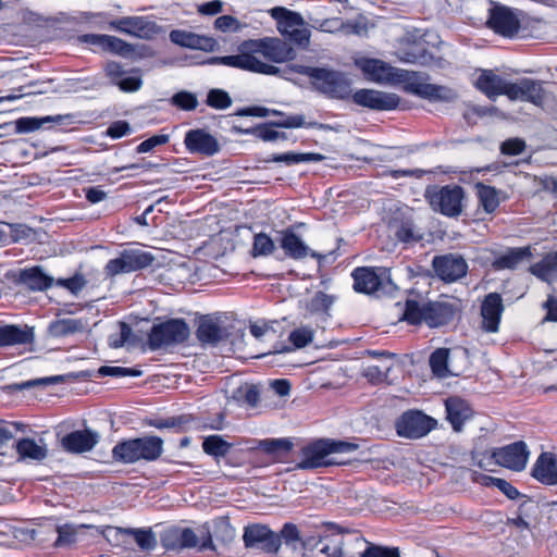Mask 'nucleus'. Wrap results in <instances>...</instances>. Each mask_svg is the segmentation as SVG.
Returning a JSON list of instances; mask_svg holds the SVG:
<instances>
[{
  "instance_id": "nucleus-1",
  "label": "nucleus",
  "mask_w": 557,
  "mask_h": 557,
  "mask_svg": "<svg viewBox=\"0 0 557 557\" xmlns=\"http://www.w3.org/2000/svg\"><path fill=\"white\" fill-rule=\"evenodd\" d=\"M296 50L286 41L264 37L249 39L238 46V53L225 57H212L208 64H222L258 74L282 76L280 67L264 62L262 59L274 63L292 61L296 58Z\"/></svg>"
},
{
  "instance_id": "nucleus-2",
  "label": "nucleus",
  "mask_w": 557,
  "mask_h": 557,
  "mask_svg": "<svg viewBox=\"0 0 557 557\" xmlns=\"http://www.w3.org/2000/svg\"><path fill=\"white\" fill-rule=\"evenodd\" d=\"M354 64L369 82L391 86L404 84L406 92L430 101L451 102L457 99L454 89L425 83L417 72L395 67L381 59L358 57Z\"/></svg>"
},
{
  "instance_id": "nucleus-3",
  "label": "nucleus",
  "mask_w": 557,
  "mask_h": 557,
  "mask_svg": "<svg viewBox=\"0 0 557 557\" xmlns=\"http://www.w3.org/2000/svg\"><path fill=\"white\" fill-rule=\"evenodd\" d=\"M358 449V445L345 441L319 440L301 449V459L297 463L298 469H315L332 465H347L349 459L331 457L334 454H346Z\"/></svg>"
},
{
  "instance_id": "nucleus-4",
  "label": "nucleus",
  "mask_w": 557,
  "mask_h": 557,
  "mask_svg": "<svg viewBox=\"0 0 557 557\" xmlns=\"http://www.w3.org/2000/svg\"><path fill=\"white\" fill-rule=\"evenodd\" d=\"M455 315V308L447 301H429L420 304L407 300L403 319L410 324L424 322L430 327L447 324Z\"/></svg>"
},
{
  "instance_id": "nucleus-5",
  "label": "nucleus",
  "mask_w": 557,
  "mask_h": 557,
  "mask_svg": "<svg viewBox=\"0 0 557 557\" xmlns=\"http://www.w3.org/2000/svg\"><path fill=\"white\" fill-rule=\"evenodd\" d=\"M163 451V441L158 436H144L119 443L112 449L115 460L124 463H134L139 460L152 461Z\"/></svg>"
},
{
  "instance_id": "nucleus-6",
  "label": "nucleus",
  "mask_w": 557,
  "mask_h": 557,
  "mask_svg": "<svg viewBox=\"0 0 557 557\" xmlns=\"http://www.w3.org/2000/svg\"><path fill=\"white\" fill-rule=\"evenodd\" d=\"M431 208L447 216H458L462 212L465 191L461 186H432L425 190Z\"/></svg>"
},
{
  "instance_id": "nucleus-7",
  "label": "nucleus",
  "mask_w": 557,
  "mask_h": 557,
  "mask_svg": "<svg viewBox=\"0 0 557 557\" xmlns=\"http://www.w3.org/2000/svg\"><path fill=\"white\" fill-rule=\"evenodd\" d=\"M271 16L277 23V29L284 37L297 46L307 48L310 44L311 33L305 26L304 17L283 7H275L270 11Z\"/></svg>"
},
{
  "instance_id": "nucleus-8",
  "label": "nucleus",
  "mask_w": 557,
  "mask_h": 557,
  "mask_svg": "<svg viewBox=\"0 0 557 557\" xmlns=\"http://www.w3.org/2000/svg\"><path fill=\"white\" fill-rule=\"evenodd\" d=\"M311 84L315 90L332 99H347L351 95V82L345 73L317 67Z\"/></svg>"
},
{
  "instance_id": "nucleus-9",
  "label": "nucleus",
  "mask_w": 557,
  "mask_h": 557,
  "mask_svg": "<svg viewBox=\"0 0 557 557\" xmlns=\"http://www.w3.org/2000/svg\"><path fill=\"white\" fill-rule=\"evenodd\" d=\"M190 334L188 324L183 319H170L154 324L148 336L152 350L184 343Z\"/></svg>"
},
{
  "instance_id": "nucleus-10",
  "label": "nucleus",
  "mask_w": 557,
  "mask_h": 557,
  "mask_svg": "<svg viewBox=\"0 0 557 557\" xmlns=\"http://www.w3.org/2000/svg\"><path fill=\"white\" fill-rule=\"evenodd\" d=\"M437 422L420 410H408L404 412L395 423L396 432L400 437L417 440L425 436Z\"/></svg>"
},
{
  "instance_id": "nucleus-11",
  "label": "nucleus",
  "mask_w": 557,
  "mask_h": 557,
  "mask_svg": "<svg viewBox=\"0 0 557 557\" xmlns=\"http://www.w3.org/2000/svg\"><path fill=\"white\" fill-rule=\"evenodd\" d=\"M354 288L358 293L374 294L392 285L386 268H357L352 272Z\"/></svg>"
},
{
  "instance_id": "nucleus-12",
  "label": "nucleus",
  "mask_w": 557,
  "mask_h": 557,
  "mask_svg": "<svg viewBox=\"0 0 557 557\" xmlns=\"http://www.w3.org/2000/svg\"><path fill=\"white\" fill-rule=\"evenodd\" d=\"M154 257L141 249H126L115 259L107 263V272L111 275L129 273L146 269L152 264Z\"/></svg>"
},
{
  "instance_id": "nucleus-13",
  "label": "nucleus",
  "mask_w": 557,
  "mask_h": 557,
  "mask_svg": "<svg viewBox=\"0 0 557 557\" xmlns=\"http://www.w3.org/2000/svg\"><path fill=\"white\" fill-rule=\"evenodd\" d=\"M486 25L496 34L504 37H513L520 29V21L508 7L491 2Z\"/></svg>"
},
{
  "instance_id": "nucleus-14",
  "label": "nucleus",
  "mask_w": 557,
  "mask_h": 557,
  "mask_svg": "<svg viewBox=\"0 0 557 557\" xmlns=\"http://www.w3.org/2000/svg\"><path fill=\"white\" fill-rule=\"evenodd\" d=\"M109 27L140 39H152L160 33V27L145 16H125L109 22Z\"/></svg>"
},
{
  "instance_id": "nucleus-15",
  "label": "nucleus",
  "mask_w": 557,
  "mask_h": 557,
  "mask_svg": "<svg viewBox=\"0 0 557 557\" xmlns=\"http://www.w3.org/2000/svg\"><path fill=\"white\" fill-rule=\"evenodd\" d=\"M352 101L376 111H389L399 106L400 98L394 92L362 88L351 95Z\"/></svg>"
},
{
  "instance_id": "nucleus-16",
  "label": "nucleus",
  "mask_w": 557,
  "mask_h": 557,
  "mask_svg": "<svg viewBox=\"0 0 557 557\" xmlns=\"http://www.w3.org/2000/svg\"><path fill=\"white\" fill-rule=\"evenodd\" d=\"M491 458L495 463L513 470L521 471L525 468L529 459V450L524 442H516L510 445L496 448L492 451Z\"/></svg>"
},
{
  "instance_id": "nucleus-17",
  "label": "nucleus",
  "mask_w": 557,
  "mask_h": 557,
  "mask_svg": "<svg viewBox=\"0 0 557 557\" xmlns=\"http://www.w3.org/2000/svg\"><path fill=\"white\" fill-rule=\"evenodd\" d=\"M243 540L246 547L257 548L264 553H276L280 548V536L262 524H251L245 528Z\"/></svg>"
},
{
  "instance_id": "nucleus-18",
  "label": "nucleus",
  "mask_w": 557,
  "mask_h": 557,
  "mask_svg": "<svg viewBox=\"0 0 557 557\" xmlns=\"http://www.w3.org/2000/svg\"><path fill=\"white\" fill-rule=\"evenodd\" d=\"M506 96L510 100H522L542 107L545 102V90L540 81L522 78L517 83H511L506 90Z\"/></svg>"
},
{
  "instance_id": "nucleus-19",
  "label": "nucleus",
  "mask_w": 557,
  "mask_h": 557,
  "mask_svg": "<svg viewBox=\"0 0 557 557\" xmlns=\"http://www.w3.org/2000/svg\"><path fill=\"white\" fill-rule=\"evenodd\" d=\"M432 265L436 275L448 283L463 277L468 269L462 257L451 253L434 257Z\"/></svg>"
},
{
  "instance_id": "nucleus-20",
  "label": "nucleus",
  "mask_w": 557,
  "mask_h": 557,
  "mask_svg": "<svg viewBox=\"0 0 557 557\" xmlns=\"http://www.w3.org/2000/svg\"><path fill=\"white\" fill-rule=\"evenodd\" d=\"M34 327L27 324H0V348L33 345Z\"/></svg>"
},
{
  "instance_id": "nucleus-21",
  "label": "nucleus",
  "mask_w": 557,
  "mask_h": 557,
  "mask_svg": "<svg viewBox=\"0 0 557 557\" xmlns=\"http://www.w3.org/2000/svg\"><path fill=\"white\" fill-rule=\"evenodd\" d=\"M197 338L203 344L216 345L230 335L227 327L219 317L205 315L196 332Z\"/></svg>"
},
{
  "instance_id": "nucleus-22",
  "label": "nucleus",
  "mask_w": 557,
  "mask_h": 557,
  "mask_svg": "<svg viewBox=\"0 0 557 557\" xmlns=\"http://www.w3.org/2000/svg\"><path fill=\"white\" fill-rule=\"evenodd\" d=\"M170 39L177 46L207 52L215 51L219 47L218 41L212 37L198 35L183 29L172 30L170 33Z\"/></svg>"
},
{
  "instance_id": "nucleus-23",
  "label": "nucleus",
  "mask_w": 557,
  "mask_h": 557,
  "mask_svg": "<svg viewBox=\"0 0 557 557\" xmlns=\"http://www.w3.org/2000/svg\"><path fill=\"white\" fill-rule=\"evenodd\" d=\"M184 144L190 152L205 156H213L220 149L218 140L200 128L187 132Z\"/></svg>"
},
{
  "instance_id": "nucleus-24",
  "label": "nucleus",
  "mask_w": 557,
  "mask_h": 557,
  "mask_svg": "<svg viewBox=\"0 0 557 557\" xmlns=\"http://www.w3.org/2000/svg\"><path fill=\"white\" fill-rule=\"evenodd\" d=\"M281 248L285 255L292 259H304L310 256L314 259H323L324 257L315 251H312L293 231L286 230L282 233L280 242Z\"/></svg>"
},
{
  "instance_id": "nucleus-25",
  "label": "nucleus",
  "mask_w": 557,
  "mask_h": 557,
  "mask_svg": "<svg viewBox=\"0 0 557 557\" xmlns=\"http://www.w3.org/2000/svg\"><path fill=\"white\" fill-rule=\"evenodd\" d=\"M503 300L499 294H488L481 307L482 327L487 332L498 330L500 315L503 312Z\"/></svg>"
},
{
  "instance_id": "nucleus-26",
  "label": "nucleus",
  "mask_w": 557,
  "mask_h": 557,
  "mask_svg": "<svg viewBox=\"0 0 557 557\" xmlns=\"http://www.w3.org/2000/svg\"><path fill=\"white\" fill-rule=\"evenodd\" d=\"M73 121L70 114H58L47 116H26L18 119L16 124L17 133H30L42 127H51L52 125H67Z\"/></svg>"
},
{
  "instance_id": "nucleus-27",
  "label": "nucleus",
  "mask_w": 557,
  "mask_h": 557,
  "mask_svg": "<svg viewBox=\"0 0 557 557\" xmlns=\"http://www.w3.org/2000/svg\"><path fill=\"white\" fill-rule=\"evenodd\" d=\"M99 435L90 430L73 431L61 440L62 447L70 453H85L94 448Z\"/></svg>"
},
{
  "instance_id": "nucleus-28",
  "label": "nucleus",
  "mask_w": 557,
  "mask_h": 557,
  "mask_svg": "<svg viewBox=\"0 0 557 557\" xmlns=\"http://www.w3.org/2000/svg\"><path fill=\"white\" fill-rule=\"evenodd\" d=\"M162 545L166 549H182L195 547L197 545V535L189 528H170L161 536Z\"/></svg>"
},
{
  "instance_id": "nucleus-29",
  "label": "nucleus",
  "mask_w": 557,
  "mask_h": 557,
  "mask_svg": "<svg viewBox=\"0 0 557 557\" xmlns=\"http://www.w3.org/2000/svg\"><path fill=\"white\" fill-rule=\"evenodd\" d=\"M16 282L30 290L37 292L51 287L53 277L46 274L40 267H32L21 270Z\"/></svg>"
},
{
  "instance_id": "nucleus-30",
  "label": "nucleus",
  "mask_w": 557,
  "mask_h": 557,
  "mask_svg": "<svg viewBox=\"0 0 557 557\" xmlns=\"http://www.w3.org/2000/svg\"><path fill=\"white\" fill-rule=\"evenodd\" d=\"M133 534L137 545L144 550H150L154 548L157 540L151 531L146 530H131L116 527L107 525V542H112L113 539L117 540L119 536H125ZM114 545H119V541H115Z\"/></svg>"
},
{
  "instance_id": "nucleus-31",
  "label": "nucleus",
  "mask_w": 557,
  "mask_h": 557,
  "mask_svg": "<svg viewBox=\"0 0 557 557\" xmlns=\"http://www.w3.org/2000/svg\"><path fill=\"white\" fill-rule=\"evenodd\" d=\"M510 82H507L491 70H484L476 79L475 86L488 98L494 99L496 96L506 95V90Z\"/></svg>"
},
{
  "instance_id": "nucleus-32",
  "label": "nucleus",
  "mask_w": 557,
  "mask_h": 557,
  "mask_svg": "<svg viewBox=\"0 0 557 557\" xmlns=\"http://www.w3.org/2000/svg\"><path fill=\"white\" fill-rule=\"evenodd\" d=\"M532 475L544 484H557V458L549 453L541 454L532 469Z\"/></svg>"
},
{
  "instance_id": "nucleus-33",
  "label": "nucleus",
  "mask_w": 557,
  "mask_h": 557,
  "mask_svg": "<svg viewBox=\"0 0 557 557\" xmlns=\"http://www.w3.org/2000/svg\"><path fill=\"white\" fill-rule=\"evenodd\" d=\"M531 257L532 252L530 247L511 248L497 256L492 262V267L495 270H515L522 262L529 261Z\"/></svg>"
},
{
  "instance_id": "nucleus-34",
  "label": "nucleus",
  "mask_w": 557,
  "mask_h": 557,
  "mask_svg": "<svg viewBox=\"0 0 557 557\" xmlns=\"http://www.w3.org/2000/svg\"><path fill=\"white\" fill-rule=\"evenodd\" d=\"M447 419L455 431H460L465 421L472 416L469 405L461 398L450 397L445 401Z\"/></svg>"
},
{
  "instance_id": "nucleus-35",
  "label": "nucleus",
  "mask_w": 557,
  "mask_h": 557,
  "mask_svg": "<svg viewBox=\"0 0 557 557\" xmlns=\"http://www.w3.org/2000/svg\"><path fill=\"white\" fill-rule=\"evenodd\" d=\"M389 227L395 237L401 243L413 244L423 239V234L410 219H395L391 222Z\"/></svg>"
},
{
  "instance_id": "nucleus-36",
  "label": "nucleus",
  "mask_w": 557,
  "mask_h": 557,
  "mask_svg": "<svg viewBox=\"0 0 557 557\" xmlns=\"http://www.w3.org/2000/svg\"><path fill=\"white\" fill-rule=\"evenodd\" d=\"M536 277L550 282L557 277V251L548 253L540 262L530 267Z\"/></svg>"
},
{
  "instance_id": "nucleus-37",
  "label": "nucleus",
  "mask_w": 557,
  "mask_h": 557,
  "mask_svg": "<svg viewBox=\"0 0 557 557\" xmlns=\"http://www.w3.org/2000/svg\"><path fill=\"white\" fill-rule=\"evenodd\" d=\"M84 329V323L81 320L73 318H62L52 321L48 326V332L53 337H64L78 332Z\"/></svg>"
},
{
  "instance_id": "nucleus-38",
  "label": "nucleus",
  "mask_w": 557,
  "mask_h": 557,
  "mask_svg": "<svg viewBox=\"0 0 557 557\" xmlns=\"http://www.w3.org/2000/svg\"><path fill=\"white\" fill-rule=\"evenodd\" d=\"M16 451L23 459L40 461L47 457L46 445L38 444L35 440L23 438L16 443Z\"/></svg>"
},
{
  "instance_id": "nucleus-39",
  "label": "nucleus",
  "mask_w": 557,
  "mask_h": 557,
  "mask_svg": "<svg viewBox=\"0 0 557 557\" xmlns=\"http://www.w3.org/2000/svg\"><path fill=\"white\" fill-rule=\"evenodd\" d=\"M324 156L320 153L307 152V153H297V152H286L281 154H272L265 161L267 162H282L287 165L297 164L300 162H319L324 160Z\"/></svg>"
},
{
  "instance_id": "nucleus-40",
  "label": "nucleus",
  "mask_w": 557,
  "mask_h": 557,
  "mask_svg": "<svg viewBox=\"0 0 557 557\" xmlns=\"http://www.w3.org/2000/svg\"><path fill=\"white\" fill-rule=\"evenodd\" d=\"M398 58L401 62L420 65H430L433 62V57L419 45L401 50Z\"/></svg>"
},
{
  "instance_id": "nucleus-41",
  "label": "nucleus",
  "mask_w": 557,
  "mask_h": 557,
  "mask_svg": "<svg viewBox=\"0 0 557 557\" xmlns=\"http://www.w3.org/2000/svg\"><path fill=\"white\" fill-rule=\"evenodd\" d=\"M476 191L480 205L487 213L494 212L499 206L498 193L494 187L484 184H476Z\"/></svg>"
},
{
  "instance_id": "nucleus-42",
  "label": "nucleus",
  "mask_w": 557,
  "mask_h": 557,
  "mask_svg": "<svg viewBox=\"0 0 557 557\" xmlns=\"http://www.w3.org/2000/svg\"><path fill=\"white\" fill-rule=\"evenodd\" d=\"M232 445L224 441L220 435H210L202 442V449L206 454L215 458L224 457Z\"/></svg>"
},
{
  "instance_id": "nucleus-43",
  "label": "nucleus",
  "mask_w": 557,
  "mask_h": 557,
  "mask_svg": "<svg viewBox=\"0 0 557 557\" xmlns=\"http://www.w3.org/2000/svg\"><path fill=\"white\" fill-rule=\"evenodd\" d=\"M277 535L280 536V545L282 542H284V544L293 550H301L304 548V543L295 524H284L280 534Z\"/></svg>"
},
{
  "instance_id": "nucleus-44",
  "label": "nucleus",
  "mask_w": 557,
  "mask_h": 557,
  "mask_svg": "<svg viewBox=\"0 0 557 557\" xmlns=\"http://www.w3.org/2000/svg\"><path fill=\"white\" fill-rule=\"evenodd\" d=\"M449 349L437 348L432 352L430 357V367L433 373L438 377H445L448 374V362Z\"/></svg>"
},
{
  "instance_id": "nucleus-45",
  "label": "nucleus",
  "mask_w": 557,
  "mask_h": 557,
  "mask_svg": "<svg viewBox=\"0 0 557 557\" xmlns=\"http://www.w3.org/2000/svg\"><path fill=\"white\" fill-rule=\"evenodd\" d=\"M131 75H123L119 79H116L113 85L117 86L120 90L124 92H135L139 90L143 86V79L140 75V70L132 69L129 71Z\"/></svg>"
},
{
  "instance_id": "nucleus-46",
  "label": "nucleus",
  "mask_w": 557,
  "mask_h": 557,
  "mask_svg": "<svg viewBox=\"0 0 557 557\" xmlns=\"http://www.w3.org/2000/svg\"><path fill=\"white\" fill-rule=\"evenodd\" d=\"M372 26L366 16L358 15L352 20L343 21L342 33L345 35L366 36Z\"/></svg>"
},
{
  "instance_id": "nucleus-47",
  "label": "nucleus",
  "mask_w": 557,
  "mask_h": 557,
  "mask_svg": "<svg viewBox=\"0 0 557 557\" xmlns=\"http://www.w3.org/2000/svg\"><path fill=\"white\" fill-rule=\"evenodd\" d=\"M343 544V535L341 533L333 534L319 542L320 552L326 557H341Z\"/></svg>"
},
{
  "instance_id": "nucleus-48",
  "label": "nucleus",
  "mask_w": 557,
  "mask_h": 557,
  "mask_svg": "<svg viewBox=\"0 0 557 557\" xmlns=\"http://www.w3.org/2000/svg\"><path fill=\"white\" fill-rule=\"evenodd\" d=\"M274 242L269 235L264 233H259L255 235L251 251L253 257L269 256L274 251Z\"/></svg>"
},
{
  "instance_id": "nucleus-49",
  "label": "nucleus",
  "mask_w": 557,
  "mask_h": 557,
  "mask_svg": "<svg viewBox=\"0 0 557 557\" xmlns=\"http://www.w3.org/2000/svg\"><path fill=\"white\" fill-rule=\"evenodd\" d=\"M107 50L123 58H129L135 53L133 45L125 40L107 35Z\"/></svg>"
},
{
  "instance_id": "nucleus-50",
  "label": "nucleus",
  "mask_w": 557,
  "mask_h": 557,
  "mask_svg": "<svg viewBox=\"0 0 557 557\" xmlns=\"http://www.w3.org/2000/svg\"><path fill=\"white\" fill-rule=\"evenodd\" d=\"M206 103L213 109L224 110L231 107L232 98L225 90L214 88L209 90Z\"/></svg>"
},
{
  "instance_id": "nucleus-51",
  "label": "nucleus",
  "mask_w": 557,
  "mask_h": 557,
  "mask_svg": "<svg viewBox=\"0 0 557 557\" xmlns=\"http://www.w3.org/2000/svg\"><path fill=\"white\" fill-rule=\"evenodd\" d=\"M313 330L308 326H301L290 332L288 338L294 348H304L313 341Z\"/></svg>"
},
{
  "instance_id": "nucleus-52",
  "label": "nucleus",
  "mask_w": 557,
  "mask_h": 557,
  "mask_svg": "<svg viewBox=\"0 0 557 557\" xmlns=\"http://www.w3.org/2000/svg\"><path fill=\"white\" fill-rule=\"evenodd\" d=\"M171 102L173 106L185 110L193 111L198 107V99L195 94L189 91H178L172 98Z\"/></svg>"
},
{
  "instance_id": "nucleus-53",
  "label": "nucleus",
  "mask_w": 557,
  "mask_h": 557,
  "mask_svg": "<svg viewBox=\"0 0 557 557\" xmlns=\"http://www.w3.org/2000/svg\"><path fill=\"white\" fill-rule=\"evenodd\" d=\"M292 447V442L286 438L263 440L260 441L259 443V448L268 454H275L277 451H289Z\"/></svg>"
},
{
  "instance_id": "nucleus-54",
  "label": "nucleus",
  "mask_w": 557,
  "mask_h": 557,
  "mask_svg": "<svg viewBox=\"0 0 557 557\" xmlns=\"http://www.w3.org/2000/svg\"><path fill=\"white\" fill-rule=\"evenodd\" d=\"M214 28L222 33H237L242 30L243 24L232 15H222L215 18Z\"/></svg>"
},
{
  "instance_id": "nucleus-55",
  "label": "nucleus",
  "mask_w": 557,
  "mask_h": 557,
  "mask_svg": "<svg viewBox=\"0 0 557 557\" xmlns=\"http://www.w3.org/2000/svg\"><path fill=\"white\" fill-rule=\"evenodd\" d=\"M58 539L55 546H69L76 541L77 530L72 524H62L57 528Z\"/></svg>"
},
{
  "instance_id": "nucleus-56",
  "label": "nucleus",
  "mask_w": 557,
  "mask_h": 557,
  "mask_svg": "<svg viewBox=\"0 0 557 557\" xmlns=\"http://www.w3.org/2000/svg\"><path fill=\"white\" fill-rule=\"evenodd\" d=\"M360 557H400V555L396 547H383L371 544L361 553Z\"/></svg>"
},
{
  "instance_id": "nucleus-57",
  "label": "nucleus",
  "mask_w": 557,
  "mask_h": 557,
  "mask_svg": "<svg viewBox=\"0 0 557 557\" xmlns=\"http://www.w3.org/2000/svg\"><path fill=\"white\" fill-rule=\"evenodd\" d=\"M313 27L323 33H342L343 20L339 17H330L321 21H315V25Z\"/></svg>"
},
{
  "instance_id": "nucleus-58",
  "label": "nucleus",
  "mask_w": 557,
  "mask_h": 557,
  "mask_svg": "<svg viewBox=\"0 0 557 557\" xmlns=\"http://www.w3.org/2000/svg\"><path fill=\"white\" fill-rule=\"evenodd\" d=\"M525 141L521 138H509L500 145V152L506 156H518L525 149Z\"/></svg>"
},
{
  "instance_id": "nucleus-59",
  "label": "nucleus",
  "mask_w": 557,
  "mask_h": 557,
  "mask_svg": "<svg viewBox=\"0 0 557 557\" xmlns=\"http://www.w3.org/2000/svg\"><path fill=\"white\" fill-rule=\"evenodd\" d=\"M333 304V298L323 292H318L309 304L311 311H326Z\"/></svg>"
},
{
  "instance_id": "nucleus-60",
  "label": "nucleus",
  "mask_w": 557,
  "mask_h": 557,
  "mask_svg": "<svg viewBox=\"0 0 557 557\" xmlns=\"http://www.w3.org/2000/svg\"><path fill=\"white\" fill-rule=\"evenodd\" d=\"M496 111L494 107H481V106H470L463 113V117L468 123H475V117H482L487 114H492Z\"/></svg>"
},
{
  "instance_id": "nucleus-61",
  "label": "nucleus",
  "mask_w": 557,
  "mask_h": 557,
  "mask_svg": "<svg viewBox=\"0 0 557 557\" xmlns=\"http://www.w3.org/2000/svg\"><path fill=\"white\" fill-rule=\"evenodd\" d=\"M169 141V135H154L137 146L138 153H145L152 150L154 147L164 145Z\"/></svg>"
},
{
  "instance_id": "nucleus-62",
  "label": "nucleus",
  "mask_w": 557,
  "mask_h": 557,
  "mask_svg": "<svg viewBox=\"0 0 557 557\" xmlns=\"http://www.w3.org/2000/svg\"><path fill=\"white\" fill-rule=\"evenodd\" d=\"M143 371L139 369L124 368V367H110L107 366V376H141Z\"/></svg>"
},
{
  "instance_id": "nucleus-63",
  "label": "nucleus",
  "mask_w": 557,
  "mask_h": 557,
  "mask_svg": "<svg viewBox=\"0 0 557 557\" xmlns=\"http://www.w3.org/2000/svg\"><path fill=\"white\" fill-rule=\"evenodd\" d=\"M131 131L129 124L125 121H116L107 129V135L112 138H121Z\"/></svg>"
},
{
  "instance_id": "nucleus-64",
  "label": "nucleus",
  "mask_w": 557,
  "mask_h": 557,
  "mask_svg": "<svg viewBox=\"0 0 557 557\" xmlns=\"http://www.w3.org/2000/svg\"><path fill=\"white\" fill-rule=\"evenodd\" d=\"M543 308L547 311L544 321L557 322V298L548 296L546 301L543 304Z\"/></svg>"
}]
</instances>
